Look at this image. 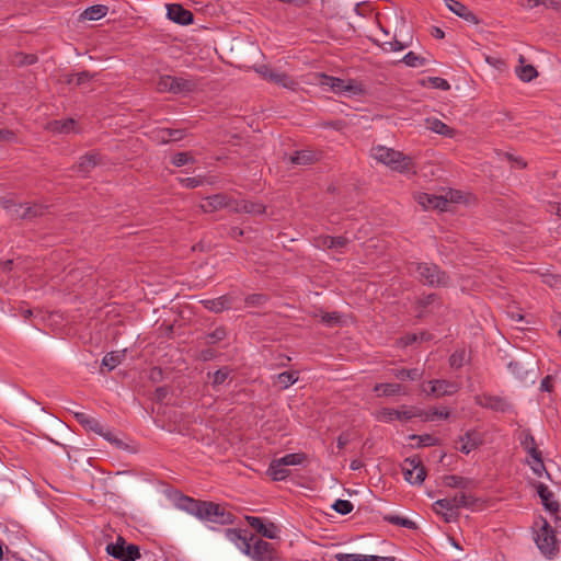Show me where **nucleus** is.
Here are the masks:
<instances>
[{"instance_id":"obj_34","label":"nucleus","mask_w":561,"mask_h":561,"mask_svg":"<svg viewBox=\"0 0 561 561\" xmlns=\"http://www.w3.org/2000/svg\"><path fill=\"white\" fill-rule=\"evenodd\" d=\"M316 154L309 150L296 151L291 157L290 161L294 164L308 165L316 161Z\"/></svg>"},{"instance_id":"obj_52","label":"nucleus","mask_w":561,"mask_h":561,"mask_svg":"<svg viewBox=\"0 0 561 561\" xmlns=\"http://www.w3.org/2000/svg\"><path fill=\"white\" fill-rule=\"evenodd\" d=\"M332 508L341 515H347L353 511L354 506L350 501L339 499L334 502Z\"/></svg>"},{"instance_id":"obj_2","label":"nucleus","mask_w":561,"mask_h":561,"mask_svg":"<svg viewBox=\"0 0 561 561\" xmlns=\"http://www.w3.org/2000/svg\"><path fill=\"white\" fill-rule=\"evenodd\" d=\"M229 540L237 543L240 550L254 561H280V556L273 543L251 535L250 538L242 536V530L227 528L225 530Z\"/></svg>"},{"instance_id":"obj_5","label":"nucleus","mask_w":561,"mask_h":561,"mask_svg":"<svg viewBox=\"0 0 561 561\" xmlns=\"http://www.w3.org/2000/svg\"><path fill=\"white\" fill-rule=\"evenodd\" d=\"M518 439H519L520 446L527 451V454L533 459L531 461H528L533 472L538 477H541L542 473L546 472L547 477L549 479H551L550 474L546 470L543 459H542V453L538 448L535 437L533 436L530 431L523 430L519 433Z\"/></svg>"},{"instance_id":"obj_31","label":"nucleus","mask_w":561,"mask_h":561,"mask_svg":"<svg viewBox=\"0 0 561 561\" xmlns=\"http://www.w3.org/2000/svg\"><path fill=\"white\" fill-rule=\"evenodd\" d=\"M373 156L376 160L388 167L391 164L394 157H399L397 150L381 146L374 148Z\"/></svg>"},{"instance_id":"obj_47","label":"nucleus","mask_w":561,"mask_h":561,"mask_svg":"<svg viewBox=\"0 0 561 561\" xmlns=\"http://www.w3.org/2000/svg\"><path fill=\"white\" fill-rule=\"evenodd\" d=\"M402 61L409 66V67H413V68H417V67H422L426 64V59L413 51H409L408 54L404 55V57L402 58Z\"/></svg>"},{"instance_id":"obj_60","label":"nucleus","mask_w":561,"mask_h":561,"mask_svg":"<svg viewBox=\"0 0 561 561\" xmlns=\"http://www.w3.org/2000/svg\"><path fill=\"white\" fill-rule=\"evenodd\" d=\"M99 435L104 437L107 442H110L111 444H114L118 448L125 447V444L123 443V440L115 437V435L111 431H106L103 425H102V434H99Z\"/></svg>"},{"instance_id":"obj_58","label":"nucleus","mask_w":561,"mask_h":561,"mask_svg":"<svg viewBox=\"0 0 561 561\" xmlns=\"http://www.w3.org/2000/svg\"><path fill=\"white\" fill-rule=\"evenodd\" d=\"M465 351H457L453 353L449 357V365L453 368H460L463 365L465 362Z\"/></svg>"},{"instance_id":"obj_42","label":"nucleus","mask_w":561,"mask_h":561,"mask_svg":"<svg viewBox=\"0 0 561 561\" xmlns=\"http://www.w3.org/2000/svg\"><path fill=\"white\" fill-rule=\"evenodd\" d=\"M0 207L12 213L13 217H18L19 211L22 208V204H18L12 195H5L0 197Z\"/></svg>"},{"instance_id":"obj_27","label":"nucleus","mask_w":561,"mask_h":561,"mask_svg":"<svg viewBox=\"0 0 561 561\" xmlns=\"http://www.w3.org/2000/svg\"><path fill=\"white\" fill-rule=\"evenodd\" d=\"M108 8L104 4H95L85 9L79 15L80 21H98L106 15Z\"/></svg>"},{"instance_id":"obj_13","label":"nucleus","mask_w":561,"mask_h":561,"mask_svg":"<svg viewBox=\"0 0 561 561\" xmlns=\"http://www.w3.org/2000/svg\"><path fill=\"white\" fill-rule=\"evenodd\" d=\"M248 524L255 529L262 537L275 539L277 537V527L274 523L264 524L261 517L247 516Z\"/></svg>"},{"instance_id":"obj_43","label":"nucleus","mask_w":561,"mask_h":561,"mask_svg":"<svg viewBox=\"0 0 561 561\" xmlns=\"http://www.w3.org/2000/svg\"><path fill=\"white\" fill-rule=\"evenodd\" d=\"M383 519L392 525L405 527L408 529H417L416 523L405 517L397 515H386Z\"/></svg>"},{"instance_id":"obj_49","label":"nucleus","mask_w":561,"mask_h":561,"mask_svg":"<svg viewBox=\"0 0 561 561\" xmlns=\"http://www.w3.org/2000/svg\"><path fill=\"white\" fill-rule=\"evenodd\" d=\"M401 389L399 383H377L375 386V391L382 390V394L387 397L400 393Z\"/></svg>"},{"instance_id":"obj_23","label":"nucleus","mask_w":561,"mask_h":561,"mask_svg":"<svg viewBox=\"0 0 561 561\" xmlns=\"http://www.w3.org/2000/svg\"><path fill=\"white\" fill-rule=\"evenodd\" d=\"M197 89V83L191 79L178 78L172 76L171 93H191Z\"/></svg>"},{"instance_id":"obj_37","label":"nucleus","mask_w":561,"mask_h":561,"mask_svg":"<svg viewBox=\"0 0 561 561\" xmlns=\"http://www.w3.org/2000/svg\"><path fill=\"white\" fill-rule=\"evenodd\" d=\"M277 459L272 460V462L268 466L267 474L272 478L274 481H282L285 480L289 476V470L286 469L285 466L276 467Z\"/></svg>"},{"instance_id":"obj_61","label":"nucleus","mask_w":561,"mask_h":561,"mask_svg":"<svg viewBox=\"0 0 561 561\" xmlns=\"http://www.w3.org/2000/svg\"><path fill=\"white\" fill-rule=\"evenodd\" d=\"M428 82L431 83L432 88H435V89H440L444 91L450 89L449 82L439 77H430Z\"/></svg>"},{"instance_id":"obj_7","label":"nucleus","mask_w":561,"mask_h":561,"mask_svg":"<svg viewBox=\"0 0 561 561\" xmlns=\"http://www.w3.org/2000/svg\"><path fill=\"white\" fill-rule=\"evenodd\" d=\"M106 552L119 561H136L140 558L139 547L137 545H127L126 540L118 536L116 542L106 546Z\"/></svg>"},{"instance_id":"obj_38","label":"nucleus","mask_w":561,"mask_h":561,"mask_svg":"<svg viewBox=\"0 0 561 561\" xmlns=\"http://www.w3.org/2000/svg\"><path fill=\"white\" fill-rule=\"evenodd\" d=\"M443 483L448 488L467 489L471 481L460 476L449 474L443 478Z\"/></svg>"},{"instance_id":"obj_63","label":"nucleus","mask_w":561,"mask_h":561,"mask_svg":"<svg viewBox=\"0 0 561 561\" xmlns=\"http://www.w3.org/2000/svg\"><path fill=\"white\" fill-rule=\"evenodd\" d=\"M337 561H364L363 554L356 553H337L335 554Z\"/></svg>"},{"instance_id":"obj_36","label":"nucleus","mask_w":561,"mask_h":561,"mask_svg":"<svg viewBox=\"0 0 561 561\" xmlns=\"http://www.w3.org/2000/svg\"><path fill=\"white\" fill-rule=\"evenodd\" d=\"M231 369L228 366H224L216 370L213 375L208 373V377L211 379V386L214 389H218L219 386L224 385L231 374Z\"/></svg>"},{"instance_id":"obj_26","label":"nucleus","mask_w":561,"mask_h":561,"mask_svg":"<svg viewBox=\"0 0 561 561\" xmlns=\"http://www.w3.org/2000/svg\"><path fill=\"white\" fill-rule=\"evenodd\" d=\"M227 205V195L226 194H215L206 197V204L201 205V209L204 213H211L218 210L220 208H226Z\"/></svg>"},{"instance_id":"obj_15","label":"nucleus","mask_w":561,"mask_h":561,"mask_svg":"<svg viewBox=\"0 0 561 561\" xmlns=\"http://www.w3.org/2000/svg\"><path fill=\"white\" fill-rule=\"evenodd\" d=\"M102 156L96 151H90L82 156L78 163L77 170L83 175L89 174L96 165L102 164Z\"/></svg>"},{"instance_id":"obj_40","label":"nucleus","mask_w":561,"mask_h":561,"mask_svg":"<svg viewBox=\"0 0 561 561\" xmlns=\"http://www.w3.org/2000/svg\"><path fill=\"white\" fill-rule=\"evenodd\" d=\"M227 337V329L224 325L217 327L214 331L205 334V344L214 345Z\"/></svg>"},{"instance_id":"obj_35","label":"nucleus","mask_w":561,"mask_h":561,"mask_svg":"<svg viewBox=\"0 0 561 561\" xmlns=\"http://www.w3.org/2000/svg\"><path fill=\"white\" fill-rule=\"evenodd\" d=\"M306 458L307 457L304 453L287 454L277 459L276 467L300 465L306 460Z\"/></svg>"},{"instance_id":"obj_59","label":"nucleus","mask_w":561,"mask_h":561,"mask_svg":"<svg viewBox=\"0 0 561 561\" xmlns=\"http://www.w3.org/2000/svg\"><path fill=\"white\" fill-rule=\"evenodd\" d=\"M180 183L186 188H195L204 184V178L195 176V178H184L180 179Z\"/></svg>"},{"instance_id":"obj_54","label":"nucleus","mask_w":561,"mask_h":561,"mask_svg":"<svg viewBox=\"0 0 561 561\" xmlns=\"http://www.w3.org/2000/svg\"><path fill=\"white\" fill-rule=\"evenodd\" d=\"M190 162H194V158L188 152H178L172 158V163L175 167H183Z\"/></svg>"},{"instance_id":"obj_57","label":"nucleus","mask_w":561,"mask_h":561,"mask_svg":"<svg viewBox=\"0 0 561 561\" xmlns=\"http://www.w3.org/2000/svg\"><path fill=\"white\" fill-rule=\"evenodd\" d=\"M157 89L159 92H170L172 89V76H161L157 82Z\"/></svg>"},{"instance_id":"obj_62","label":"nucleus","mask_w":561,"mask_h":561,"mask_svg":"<svg viewBox=\"0 0 561 561\" xmlns=\"http://www.w3.org/2000/svg\"><path fill=\"white\" fill-rule=\"evenodd\" d=\"M382 46L385 50L399 51L404 49L407 47V44H403L394 38L393 41L383 42Z\"/></svg>"},{"instance_id":"obj_48","label":"nucleus","mask_w":561,"mask_h":561,"mask_svg":"<svg viewBox=\"0 0 561 561\" xmlns=\"http://www.w3.org/2000/svg\"><path fill=\"white\" fill-rule=\"evenodd\" d=\"M244 214L262 215L266 210V206L262 203L244 201L243 204Z\"/></svg>"},{"instance_id":"obj_12","label":"nucleus","mask_w":561,"mask_h":561,"mask_svg":"<svg viewBox=\"0 0 561 561\" xmlns=\"http://www.w3.org/2000/svg\"><path fill=\"white\" fill-rule=\"evenodd\" d=\"M167 16L180 25H188L194 20L193 13L178 3L167 5Z\"/></svg>"},{"instance_id":"obj_50","label":"nucleus","mask_w":561,"mask_h":561,"mask_svg":"<svg viewBox=\"0 0 561 561\" xmlns=\"http://www.w3.org/2000/svg\"><path fill=\"white\" fill-rule=\"evenodd\" d=\"M411 440H417V447H424V446H434L437 444L438 439L432 435L425 434V435H416L412 434L409 436Z\"/></svg>"},{"instance_id":"obj_9","label":"nucleus","mask_w":561,"mask_h":561,"mask_svg":"<svg viewBox=\"0 0 561 561\" xmlns=\"http://www.w3.org/2000/svg\"><path fill=\"white\" fill-rule=\"evenodd\" d=\"M321 83L323 85H329L335 93H348V94H359L362 93V88L354 80H343L340 78L331 77L323 75Z\"/></svg>"},{"instance_id":"obj_4","label":"nucleus","mask_w":561,"mask_h":561,"mask_svg":"<svg viewBox=\"0 0 561 561\" xmlns=\"http://www.w3.org/2000/svg\"><path fill=\"white\" fill-rule=\"evenodd\" d=\"M478 502L472 495H468L463 492L457 493L453 497H446L437 500L433 507L437 514H440L444 517L446 523L456 522L459 517L458 508L460 507H470L472 508L474 504Z\"/></svg>"},{"instance_id":"obj_20","label":"nucleus","mask_w":561,"mask_h":561,"mask_svg":"<svg viewBox=\"0 0 561 561\" xmlns=\"http://www.w3.org/2000/svg\"><path fill=\"white\" fill-rule=\"evenodd\" d=\"M399 157H394L389 168L400 173H412L415 174V165L413 159L410 156L404 154L401 151H397Z\"/></svg>"},{"instance_id":"obj_53","label":"nucleus","mask_w":561,"mask_h":561,"mask_svg":"<svg viewBox=\"0 0 561 561\" xmlns=\"http://www.w3.org/2000/svg\"><path fill=\"white\" fill-rule=\"evenodd\" d=\"M321 321L329 327H333L341 323V314L336 311L324 312L321 316Z\"/></svg>"},{"instance_id":"obj_3","label":"nucleus","mask_w":561,"mask_h":561,"mask_svg":"<svg viewBox=\"0 0 561 561\" xmlns=\"http://www.w3.org/2000/svg\"><path fill=\"white\" fill-rule=\"evenodd\" d=\"M409 272L421 284L432 288H446L451 284L449 274L432 262H413L409 265Z\"/></svg>"},{"instance_id":"obj_18","label":"nucleus","mask_w":561,"mask_h":561,"mask_svg":"<svg viewBox=\"0 0 561 561\" xmlns=\"http://www.w3.org/2000/svg\"><path fill=\"white\" fill-rule=\"evenodd\" d=\"M232 300L233 299L231 296L222 295L218 298L204 299L201 301V304L204 306L205 309L215 313H219L222 312L224 310L230 309Z\"/></svg>"},{"instance_id":"obj_14","label":"nucleus","mask_w":561,"mask_h":561,"mask_svg":"<svg viewBox=\"0 0 561 561\" xmlns=\"http://www.w3.org/2000/svg\"><path fill=\"white\" fill-rule=\"evenodd\" d=\"M460 442L461 446L459 447V450L468 455L471 450L477 449L483 444V435L476 430H470L460 437Z\"/></svg>"},{"instance_id":"obj_30","label":"nucleus","mask_w":561,"mask_h":561,"mask_svg":"<svg viewBox=\"0 0 561 561\" xmlns=\"http://www.w3.org/2000/svg\"><path fill=\"white\" fill-rule=\"evenodd\" d=\"M46 210L47 206L34 203L30 206H26L23 211L20 210L16 218L32 220L43 216Z\"/></svg>"},{"instance_id":"obj_56","label":"nucleus","mask_w":561,"mask_h":561,"mask_svg":"<svg viewBox=\"0 0 561 561\" xmlns=\"http://www.w3.org/2000/svg\"><path fill=\"white\" fill-rule=\"evenodd\" d=\"M245 199H231L227 196V205L226 208L229 209V211L234 214H244L243 204Z\"/></svg>"},{"instance_id":"obj_21","label":"nucleus","mask_w":561,"mask_h":561,"mask_svg":"<svg viewBox=\"0 0 561 561\" xmlns=\"http://www.w3.org/2000/svg\"><path fill=\"white\" fill-rule=\"evenodd\" d=\"M440 297L437 294L432 293L421 297L415 302L416 317L422 318L427 311L432 310V307H440Z\"/></svg>"},{"instance_id":"obj_51","label":"nucleus","mask_w":561,"mask_h":561,"mask_svg":"<svg viewBox=\"0 0 561 561\" xmlns=\"http://www.w3.org/2000/svg\"><path fill=\"white\" fill-rule=\"evenodd\" d=\"M268 297L264 294H251L245 297L244 302L248 307L259 308L267 301Z\"/></svg>"},{"instance_id":"obj_19","label":"nucleus","mask_w":561,"mask_h":561,"mask_svg":"<svg viewBox=\"0 0 561 561\" xmlns=\"http://www.w3.org/2000/svg\"><path fill=\"white\" fill-rule=\"evenodd\" d=\"M446 5L453 13L463 19L465 21L470 22L472 24L479 23V19L477 18V15L472 11H470L468 7L465 5L463 3L456 0H446Z\"/></svg>"},{"instance_id":"obj_45","label":"nucleus","mask_w":561,"mask_h":561,"mask_svg":"<svg viewBox=\"0 0 561 561\" xmlns=\"http://www.w3.org/2000/svg\"><path fill=\"white\" fill-rule=\"evenodd\" d=\"M184 137V130L182 129H162L160 131V140L163 144H167L169 141H178L181 140Z\"/></svg>"},{"instance_id":"obj_8","label":"nucleus","mask_w":561,"mask_h":561,"mask_svg":"<svg viewBox=\"0 0 561 561\" xmlns=\"http://www.w3.org/2000/svg\"><path fill=\"white\" fill-rule=\"evenodd\" d=\"M402 472L405 481L411 484H422L426 478V469L419 456L404 459Z\"/></svg>"},{"instance_id":"obj_33","label":"nucleus","mask_w":561,"mask_h":561,"mask_svg":"<svg viewBox=\"0 0 561 561\" xmlns=\"http://www.w3.org/2000/svg\"><path fill=\"white\" fill-rule=\"evenodd\" d=\"M76 121L72 118L53 121L49 123V129L58 134H68L75 129Z\"/></svg>"},{"instance_id":"obj_29","label":"nucleus","mask_w":561,"mask_h":561,"mask_svg":"<svg viewBox=\"0 0 561 561\" xmlns=\"http://www.w3.org/2000/svg\"><path fill=\"white\" fill-rule=\"evenodd\" d=\"M427 128L436 134L443 135L445 137H454L456 130L438 118H427L426 119Z\"/></svg>"},{"instance_id":"obj_24","label":"nucleus","mask_w":561,"mask_h":561,"mask_svg":"<svg viewBox=\"0 0 561 561\" xmlns=\"http://www.w3.org/2000/svg\"><path fill=\"white\" fill-rule=\"evenodd\" d=\"M75 417L85 430L94 432L95 434H102V423L98 419L84 412L75 413Z\"/></svg>"},{"instance_id":"obj_6","label":"nucleus","mask_w":561,"mask_h":561,"mask_svg":"<svg viewBox=\"0 0 561 561\" xmlns=\"http://www.w3.org/2000/svg\"><path fill=\"white\" fill-rule=\"evenodd\" d=\"M542 525L535 538L538 549L548 558H553L559 552L558 541L553 528L548 520L540 517Z\"/></svg>"},{"instance_id":"obj_44","label":"nucleus","mask_w":561,"mask_h":561,"mask_svg":"<svg viewBox=\"0 0 561 561\" xmlns=\"http://www.w3.org/2000/svg\"><path fill=\"white\" fill-rule=\"evenodd\" d=\"M516 73L524 82H530L538 76V71L533 65H525L516 68Z\"/></svg>"},{"instance_id":"obj_39","label":"nucleus","mask_w":561,"mask_h":561,"mask_svg":"<svg viewBox=\"0 0 561 561\" xmlns=\"http://www.w3.org/2000/svg\"><path fill=\"white\" fill-rule=\"evenodd\" d=\"M392 375L400 380H416L422 377V373L417 368L404 369L393 368L391 369Z\"/></svg>"},{"instance_id":"obj_64","label":"nucleus","mask_w":561,"mask_h":561,"mask_svg":"<svg viewBox=\"0 0 561 561\" xmlns=\"http://www.w3.org/2000/svg\"><path fill=\"white\" fill-rule=\"evenodd\" d=\"M93 78V75L89 71H82L79 73H76V84L81 85L83 83L89 82Z\"/></svg>"},{"instance_id":"obj_32","label":"nucleus","mask_w":561,"mask_h":561,"mask_svg":"<svg viewBox=\"0 0 561 561\" xmlns=\"http://www.w3.org/2000/svg\"><path fill=\"white\" fill-rule=\"evenodd\" d=\"M125 357V351H115L107 353L102 359V367H106L108 371L116 368Z\"/></svg>"},{"instance_id":"obj_22","label":"nucleus","mask_w":561,"mask_h":561,"mask_svg":"<svg viewBox=\"0 0 561 561\" xmlns=\"http://www.w3.org/2000/svg\"><path fill=\"white\" fill-rule=\"evenodd\" d=\"M419 203L424 208L446 210L448 205L447 196H437L427 193H423L419 196Z\"/></svg>"},{"instance_id":"obj_55","label":"nucleus","mask_w":561,"mask_h":561,"mask_svg":"<svg viewBox=\"0 0 561 561\" xmlns=\"http://www.w3.org/2000/svg\"><path fill=\"white\" fill-rule=\"evenodd\" d=\"M423 415L426 421L434 419H447L449 416V411L445 408L443 410L433 408Z\"/></svg>"},{"instance_id":"obj_10","label":"nucleus","mask_w":561,"mask_h":561,"mask_svg":"<svg viewBox=\"0 0 561 561\" xmlns=\"http://www.w3.org/2000/svg\"><path fill=\"white\" fill-rule=\"evenodd\" d=\"M255 71L260 73L264 79L275 82L278 85H282L286 89L295 90L298 84L291 77L284 72H277L271 69L266 65H262L255 68Z\"/></svg>"},{"instance_id":"obj_11","label":"nucleus","mask_w":561,"mask_h":561,"mask_svg":"<svg viewBox=\"0 0 561 561\" xmlns=\"http://www.w3.org/2000/svg\"><path fill=\"white\" fill-rule=\"evenodd\" d=\"M476 404L490 409L495 412H508L512 408L511 403L506 401V399L499 396L491 394H479L474 397Z\"/></svg>"},{"instance_id":"obj_17","label":"nucleus","mask_w":561,"mask_h":561,"mask_svg":"<svg viewBox=\"0 0 561 561\" xmlns=\"http://www.w3.org/2000/svg\"><path fill=\"white\" fill-rule=\"evenodd\" d=\"M431 394L435 397L450 396L458 391V386L455 382L444 379H435L430 381Z\"/></svg>"},{"instance_id":"obj_41","label":"nucleus","mask_w":561,"mask_h":561,"mask_svg":"<svg viewBox=\"0 0 561 561\" xmlns=\"http://www.w3.org/2000/svg\"><path fill=\"white\" fill-rule=\"evenodd\" d=\"M38 60L34 54L15 53L12 57V65L16 67H24L36 64Z\"/></svg>"},{"instance_id":"obj_46","label":"nucleus","mask_w":561,"mask_h":561,"mask_svg":"<svg viewBox=\"0 0 561 561\" xmlns=\"http://www.w3.org/2000/svg\"><path fill=\"white\" fill-rule=\"evenodd\" d=\"M277 382L282 386L283 389L288 388L294 385L298 380L297 371H283L276 376Z\"/></svg>"},{"instance_id":"obj_28","label":"nucleus","mask_w":561,"mask_h":561,"mask_svg":"<svg viewBox=\"0 0 561 561\" xmlns=\"http://www.w3.org/2000/svg\"><path fill=\"white\" fill-rule=\"evenodd\" d=\"M318 247H323L327 249H341L347 245L348 239L346 237H331V236H321L317 239Z\"/></svg>"},{"instance_id":"obj_25","label":"nucleus","mask_w":561,"mask_h":561,"mask_svg":"<svg viewBox=\"0 0 561 561\" xmlns=\"http://www.w3.org/2000/svg\"><path fill=\"white\" fill-rule=\"evenodd\" d=\"M380 415L386 421H394V420H410L415 416H423V413H412L410 411H399L396 409L385 408L380 411Z\"/></svg>"},{"instance_id":"obj_16","label":"nucleus","mask_w":561,"mask_h":561,"mask_svg":"<svg viewBox=\"0 0 561 561\" xmlns=\"http://www.w3.org/2000/svg\"><path fill=\"white\" fill-rule=\"evenodd\" d=\"M536 489L545 510L552 514L558 513L560 511V503L553 500V493L548 489V486L543 483H538Z\"/></svg>"},{"instance_id":"obj_1","label":"nucleus","mask_w":561,"mask_h":561,"mask_svg":"<svg viewBox=\"0 0 561 561\" xmlns=\"http://www.w3.org/2000/svg\"><path fill=\"white\" fill-rule=\"evenodd\" d=\"M179 507L196 516L201 520L218 524L232 525L236 516L227 511L222 505L211 502L195 500L188 496H182L179 500Z\"/></svg>"}]
</instances>
